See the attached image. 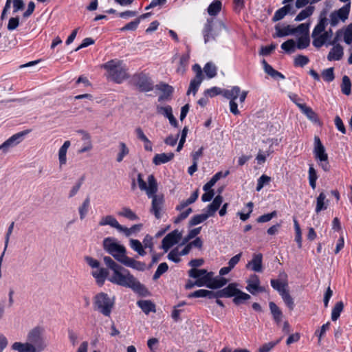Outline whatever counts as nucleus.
I'll list each match as a JSON object with an SVG mask.
<instances>
[{
  "mask_svg": "<svg viewBox=\"0 0 352 352\" xmlns=\"http://www.w3.org/2000/svg\"><path fill=\"white\" fill-rule=\"evenodd\" d=\"M327 19L325 17L320 19V21L316 25L312 32L311 36L313 38H315L316 36H318L319 34L324 32L325 27L327 25Z\"/></svg>",
  "mask_w": 352,
  "mask_h": 352,
  "instance_id": "obj_35",
  "label": "nucleus"
},
{
  "mask_svg": "<svg viewBox=\"0 0 352 352\" xmlns=\"http://www.w3.org/2000/svg\"><path fill=\"white\" fill-rule=\"evenodd\" d=\"M190 56L188 54H185L181 56L179 59V65L177 69V72L181 74H184L186 72V67L188 64Z\"/></svg>",
  "mask_w": 352,
  "mask_h": 352,
  "instance_id": "obj_38",
  "label": "nucleus"
},
{
  "mask_svg": "<svg viewBox=\"0 0 352 352\" xmlns=\"http://www.w3.org/2000/svg\"><path fill=\"white\" fill-rule=\"evenodd\" d=\"M279 276L283 280L282 281L276 279H272L270 283L272 287L276 290L279 294L280 295L285 291L287 289L288 284L287 282V274L285 272H282L280 274Z\"/></svg>",
  "mask_w": 352,
  "mask_h": 352,
  "instance_id": "obj_13",
  "label": "nucleus"
},
{
  "mask_svg": "<svg viewBox=\"0 0 352 352\" xmlns=\"http://www.w3.org/2000/svg\"><path fill=\"white\" fill-rule=\"evenodd\" d=\"M135 85L141 91H149L153 88V83L144 74H140L136 77Z\"/></svg>",
  "mask_w": 352,
  "mask_h": 352,
  "instance_id": "obj_12",
  "label": "nucleus"
},
{
  "mask_svg": "<svg viewBox=\"0 0 352 352\" xmlns=\"http://www.w3.org/2000/svg\"><path fill=\"white\" fill-rule=\"evenodd\" d=\"M343 56V48L342 47L338 44L333 47V48L329 52L327 56V59L329 61L332 60H339L342 58Z\"/></svg>",
  "mask_w": 352,
  "mask_h": 352,
  "instance_id": "obj_20",
  "label": "nucleus"
},
{
  "mask_svg": "<svg viewBox=\"0 0 352 352\" xmlns=\"http://www.w3.org/2000/svg\"><path fill=\"white\" fill-rule=\"evenodd\" d=\"M92 276L95 278L99 285H102L107 278L109 272L106 268L98 267L97 270L92 272Z\"/></svg>",
  "mask_w": 352,
  "mask_h": 352,
  "instance_id": "obj_21",
  "label": "nucleus"
},
{
  "mask_svg": "<svg viewBox=\"0 0 352 352\" xmlns=\"http://www.w3.org/2000/svg\"><path fill=\"white\" fill-rule=\"evenodd\" d=\"M222 3L219 0H214L208 8V13L210 16H216L221 10Z\"/></svg>",
  "mask_w": 352,
  "mask_h": 352,
  "instance_id": "obj_37",
  "label": "nucleus"
},
{
  "mask_svg": "<svg viewBox=\"0 0 352 352\" xmlns=\"http://www.w3.org/2000/svg\"><path fill=\"white\" fill-rule=\"evenodd\" d=\"M212 272H209V274L197 278V280L195 282V284H196V286L197 287L206 286L208 287V285H209L210 283L211 277L212 276Z\"/></svg>",
  "mask_w": 352,
  "mask_h": 352,
  "instance_id": "obj_46",
  "label": "nucleus"
},
{
  "mask_svg": "<svg viewBox=\"0 0 352 352\" xmlns=\"http://www.w3.org/2000/svg\"><path fill=\"white\" fill-rule=\"evenodd\" d=\"M124 260L122 261V264L127 266L135 269L139 271H143L145 269V264L144 263L137 261L135 259L126 256L124 258Z\"/></svg>",
  "mask_w": 352,
  "mask_h": 352,
  "instance_id": "obj_23",
  "label": "nucleus"
},
{
  "mask_svg": "<svg viewBox=\"0 0 352 352\" xmlns=\"http://www.w3.org/2000/svg\"><path fill=\"white\" fill-rule=\"evenodd\" d=\"M262 259L263 256L261 254H254L252 260L246 264V268L256 272H262Z\"/></svg>",
  "mask_w": 352,
  "mask_h": 352,
  "instance_id": "obj_14",
  "label": "nucleus"
},
{
  "mask_svg": "<svg viewBox=\"0 0 352 352\" xmlns=\"http://www.w3.org/2000/svg\"><path fill=\"white\" fill-rule=\"evenodd\" d=\"M241 92L240 87H233L231 89H222V94L226 98L233 101L238 98Z\"/></svg>",
  "mask_w": 352,
  "mask_h": 352,
  "instance_id": "obj_30",
  "label": "nucleus"
},
{
  "mask_svg": "<svg viewBox=\"0 0 352 352\" xmlns=\"http://www.w3.org/2000/svg\"><path fill=\"white\" fill-rule=\"evenodd\" d=\"M155 87L157 89L162 92V94L158 98L159 102L168 100L173 91V89L171 86L164 82L157 84Z\"/></svg>",
  "mask_w": 352,
  "mask_h": 352,
  "instance_id": "obj_15",
  "label": "nucleus"
},
{
  "mask_svg": "<svg viewBox=\"0 0 352 352\" xmlns=\"http://www.w3.org/2000/svg\"><path fill=\"white\" fill-rule=\"evenodd\" d=\"M109 280L116 285L130 288L140 295H145L147 289L130 272L120 266L109 277Z\"/></svg>",
  "mask_w": 352,
  "mask_h": 352,
  "instance_id": "obj_2",
  "label": "nucleus"
},
{
  "mask_svg": "<svg viewBox=\"0 0 352 352\" xmlns=\"http://www.w3.org/2000/svg\"><path fill=\"white\" fill-rule=\"evenodd\" d=\"M344 308V304L342 301L336 302L331 312V320L336 321L340 317V313Z\"/></svg>",
  "mask_w": 352,
  "mask_h": 352,
  "instance_id": "obj_43",
  "label": "nucleus"
},
{
  "mask_svg": "<svg viewBox=\"0 0 352 352\" xmlns=\"http://www.w3.org/2000/svg\"><path fill=\"white\" fill-rule=\"evenodd\" d=\"M148 184L142 179V175H138V183L141 190H144L148 198L152 199V204L151 212H152L157 219H160L162 217L161 212L162 211L164 199V196L161 195H156L157 191V184L155 178L153 175H149L147 179Z\"/></svg>",
  "mask_w": 352,
  "mask_h": 352,
  "instance_id": "obj_1",
  "label": "nucleus"
},
{
  "mask_svg": "<svg viewBox=\"0 0 352 352\" xmlns=\"http://www.w3.org/2000/svg\"><path fill=\"white\" fill-rule=\"evenodd\" d=\"M137 304L146 314H148L150 312H155L156 311L155 304L150 300H139Z\"/></svg>",
  "mask_w": 352,
  "mask_h": 352,
  "instance_id": "obj_29",
  "label": "nucleus"
},
{
  "mask_svg": "<svg viewBox=\"0 0 352 352\" xmlns=\"http://www.w3.org/2000/svg\"><path fill=\"white\" fill-rule=\"evenodd\" d=\"M118 215L126 217L130 220H137L138 217L130 208L124 207L118 212Z\"/></svg>",
  "mask_w": 352,
  "mask_h": 352,
  "instance_id": "obj_47",
  "label": "nucleus"
},
{
  "mask_svg": "<svg viewBox=\"0 0 352 352\" xmlns=\"http://www.w3.org/2000/svg\"><path fill=\"white\" fill-rule=\"evenodd\" d=\"M100 67L106 70L107 78L116 83L120 84L129 78L128 68L123 60L112 59Z\"/></svg>",
  "mask_w": 352,
  "mask_h": 352,
  "instance_id": "obj_3",
  "label": "nucleus"
},
{
  "mask_svg": "<svg viewBox=\"0 0 352 352\" xmlns=\"http://www.w3.org/2000/svg\"><path fill=\"white\" fill-rule=\"evenodd\" d=\"M351 82L350 80V78L347 76H344L342 77V82L341 84V90L342 92L349 96L351 94Z\"/></svg>",
  "mask_w": 352,
  "mask_h": 352,
  "instance_id": "obj_42",
  "label": "nucleus"
},
{
  "mask_svg": "<svg viewBox=\"0 0 352 352\" xmlns=\"http://www.w3.org/2000/svg\"><path fill=\"white\" fill-rule=\"evenodd\" d=\"M349 4L345 5L341 8H340L338 10L335 11L336 14H337L342 21H345L349 16Z\"/></svg>",
  "mask_w": 352,
  "mask_h": 352,
  "instance_id": "obj_52",
  "label": "nucleus"
},
{
  "mask_svg": "<svg viewBox=\"0 0 352 352\" xmlns=\"http://www.w3.org/2000/svg\"><path fill=\"white\" fill-rule=\"evenodd\" d=\"M276 36L283 37L288 35L294 34V28L287 25L283 28H280L278 25L275 26Z\"/></svg>",
  "mask_w": 352,
  "mask_h": 352,
  "instance_id": "obj_31",
  "label": "nucleus"
},
{
  "mask_svg": "<svg viewBox=\"0 0 352 352\" xmlns=\"http://www.w3.org/2000/svg\"><path fill=\"white\" fill-rule=\"evenodd\" d=\"M282 340V338L278 339L275 342H270L263 345L260 348L259 352H269L272 348H274L277 344H278Z\"/></svg>",
  "mask_w": 352,
  "mask_h": 352,
  "instance_id": "obj_64",
  "label": "nucleus"
},
{
  "mask_svg": "<svg viewBox=\"0 0 352 352\" xmlns=\"http://www.w3.org/2000/svg\"><path fill=\"white\" fill-rule=\"evenodd\" d=\"M326 195L324 192H320L316 199V212L318 213L321 210L327 209V206L324 204Z\"/></svg>",
  "mask_w": 352,
  "mask_h": 352,
  "instance_id": "obj_41",
  "label": "nucleus"
},
{
  "mask_svg": "<svg viewBox=\"0 0 352 352\" xmlns=\"http://www.w3.org/2000/svg\"><path fill=\"white\" fill-rule=\"evenodd\" d=\"M309 61V59L307 56L304 55H298L294 58V65L298 67H304L306 65Z\"/></svg>",
  "mask_w": 352,
  "mask_h": 352,
  "instance_id": "obj_57",
  "label": "nucleus"
},
{
  "mask_svg": "<svg viewBox=\"0 0 352 352\" xmlns=\"http://www.w3.org/2000/svg\"><path fill=\"white\" fill-rule=\"evenodd\" d=\"M173 157V153L156 154L153 159V162L155 165H160L170 161Z\"/></svg>",
  "mask_w": 352,
  "mask_h": 352,
  "instance_id": "obj_25",
  "label": "nucleus"
},
{
  "mask_svg": "<svg viewBox=\"0 0 352 352\" xmlns=\"http://www.w3.org/2000/svg\"><path fill=\"white\" fill-rule=\"evenodd\" d=\"M222 202V197L220 195H217L213 199L212 202L210 205H208L207 212L209 214L210 217L212 216L214 214V212L219 209Z\"/></svg>",
  "mask_w": 352,
  "mask_h": 352,
  "instance_id": "obj_32",
  "label": "nucleus"
},
{
  "mask_svg": "<svg viewBox=\"0 0 352 352\" xmlns=\"http://www.w3.org/2000/svg\"><path fill=\"white\" fill-rule=\"evenodd\" d=\"M89 206V199L87 198L78 208L80 219L82 220L85 217V216L88 212Z\"/></svg>",
  "mask_w": 352,
  "mask_h": 352,
  "instance_id": "obj_56",
  "label": "nucleus"
},
{
  "mask_svg": "<svg viewBox=\"0 0 352 352\" xmlns=\"http://www.w3.org/2000/svg\"><path fill=\"white\" fill-rule=\"evenodd\" d=\"M235 296L234 302L239 305L242 302V292L236 288L234 283L230 284L227 287L216 292V298Z\"/></svg>",
  "mask_w": 352,
  "mask_h": 352,
  "instance_id": "obj_8",
  "label": "nucleus"
},
{
  "mask_svg": "<svg viewBox=\"0 0 352 352\" xmlns=\"http://www.w3.org/2000/svg\"><path fill=\"white\" fill-rule=\"evenodd\" d=\"M217 67L212 63H208L204 67V71L208 78H212L217 75Z\"/></svg>",
  "mask_w": 352,
  "mask_h": 352,
  "instance_id": "obj_40",
  "label": "nucleus"
},
{
  "mask_svg": "<svg viewBox=\"0 0 352 352\" xmlns=\"http://www.w3.org/2000/svg\"><path fill=\"white\" fill-rule=\"evenodd\" d=\"M314 155L322 169L325 172L329 171L330 164L328 160V155L325 151L324 146L318 136H315L314 138Z\"/></svg>",
  "mask_w": 352,
  "mask_h": 352,
  "instance_id": "obj_7",
  "label": "nucleus"
},
{
  "mask_svg": "<svg viewBox=\"0 0 352 352\" xmlns=\"http://www.w3.org/2000/svg\"><path fill=\"white\" fill-rule=\"evenodd\" d=\"M115 304V298L110 297L107 294L100 292L94 298V307L104 316L109 317Z\"/></svg>",
  "mask_w": 352,
  "mask_h": 352,
  "instance_id": "obj_5",
  "label": "nucleus"
},
{
  "mask_svg": "<svg viewBox=\"0 0 352 352\" xmlns=\"http://www.w3.org/2000/svg\"><path fill=\"white\" fill-rule=\"evenodd\" d=\"M168 266L166 263H160L153 275V280L158 279L164 273H165L168 270Z\"/></svg>",
  "mask_w": 352,
  "mask_h": 352,
  "instance_id": "obj_53",
  "label": "nucleus"
},
{
  "mask_svg": "<svg viewBox=\"0 0 352 352\" xmlns=\"http://www.w3.org/2000/svg\"><path fill=\"white\" fill-rule=\"evenodd\" d=\"M222 89L217 87H213L210 89H208L205 91L204 94L206 96L212 98L217 95H221Z\"/></svg>",
  "mask_w": 352,
  "mask_h": 352,
  "instance_id": "obj_62",
  "label": "nucleus"
},
{
  "mask_svg": "<svg viewBox=\"0 0 352 352\" xmlns=\"http://www.w3.org/2000/svg\"><path fill=\"white\" fill-rule=\"evenodd\" d=\"M28 133V131H23L13 135L0 145V150H2L3 153H7L10 148L19 144L22 141L23 136Z\"/></svg>",
  "mask_w": 352,
  "mask_h": 352,
  "instance_id": "obj_10",
  "label": "nucleus"
},
{
  "mask_svg": "<svg viewBox=\"0 0 352 352\" xmlns=\"http://www.w3.org/2000/svg\"><path fill=\"white\" fill-rule=\"evenodd\" d=\"M120 151L117 157V162H120L123 160V158L129 154V148H127L126 145L124 142L120 143Z\"/></svg>",
  "mask_w": 352,
  "mask_h": 352,
  "instance_id": "obj_60",
  "label": "nucleus"
},
{
  "mask_svg": "<svg viewBox=\"0 0 352 352\" xmlns=\"http://www.w3.org/2000/svg\"><path fill=\"white\" fill-rule=\"evenodd\" d=\"M192 70L195 73V77L190 82L187 94H190V92H192L193 94L195 95L204 77L199 65L195 64L192 66Z\"/></svg>",
  "mask_w": 352,
  "mask_h": 352,
  "instance_id": "obj_9",
  "label": "nucleus"
},
{
  "mask_svg": "<svg viewBox=\"0 0 352 352\" xmlns=\"http://www.w3.org/2000/svg\"><path fill=\"white\" fill-rule=\"evenodd\" d=\"M71 145L69 140L65 141L58 150V162L59 166L61 168L67 164V153Z\"/></svg>",
  "mask_w": 352,
  "mask_h": 352,
  "instance_id": "obj_17",
  "label": "nucleus"
},
{
  "mask_svg": "<svg viewBox=\"0 0 352 352\" xmlns=\"http://www.w3.org/2000/svg\"><path fill=\"white\" fill-rule=\"evenodd\" d=\"M45 329L43 326H36L31 329L27 334V342L35 349L34 352H42L47 346L45 337Z\"/></svg>",
  "mask_w": 352,
  "mask_h": 352,
  "instance_id": "obj_4",
  "label": "nucleus"
},
{
  "mask_svg": "<svg viewBox=\"0 0 352 352\" xmlns=\"http://www.w3.org/2000/svg\"><path fill=\"white\" fill-rule=\"evenodd\" d=\"M104 262L105 265L111 269L113 272H114L116 270L119 269V267L121 266L116 263L111 257L109 256H104L103 258Z\"/></svg>",
  "mask_w": 352,
  "mask_h": 352,
  "instance_id": "obj_59",
  "label": "nucleus"
},
{
  "mask_svg": "<svg viewBox=\"0 0 352 352\" xmlns=\"http://www.w3.org/2000/svg\"><path fill=\"white\" fill-rule=\"evenodd\" d=\"M181 237L182 234L177 230L170 232L162 239V248L167 252L170 247L178 243Z\"/></svg>",
  "mask_w": 352,
  "mask_h": 352,
  "instance_id": "obj_11",
  "label": "nucleus"
},
{
  "mask_svg": "<svg viewBox=\"0 0 352 352\" xmlns=\"http://www.w3.org/2000/svg\"><path fill=\"white\" fill-rule=\"evenodd\" d=\"M228 283V280L223 277L217 276L214 278L211 277L210 283L208 285L210 289H219L226 285Z\"/></svg>",
  "mask_w": 352,
  "mask_h": 352,
  "instance_id": "obj_33",
  "label": "nucleus"
},
{
  "mask_svg": "<svg viewBox=\"0 0 352 352\" xmlns=\"http://www.w3.org/2000/svg\"><path fill=\"white\" fill-rule=\"evenodd\" d=\"M83 139L88 140V142L86 143V144L82 147L78 151V153L81 154L84 153L85 152L89 151L92 149L93 146L91 144V142L90 141V136L88 133H84Z\"/></svg>",
  "mask_w": 352,
  "mask_h": 352,
  "instance_id": "obj_54",
  "label": "nucleus"
},
{
  "mask_svg": "<svg viewBox=\"0 0 352 352\" xmlns=\"http://www.w3.org/2000/svg\"><path fill=\"white\" fill-rule=\"evenodd\" d=\"M130 246L134 251L137 252L139 255L144 256L146 254V252L143 248V245L140 241L137 239H131Z\"/></svg>",
  "mask_w": 352,
  "mask_h": 352,
  "instance_id": "obj_39",
  "label": "nucleus"
},
{
  "mask_svg": "<svg viewBox=\"0 0 352 352\" xmlns=\"http://www.w3.org/2000/svg\"><path fill=\"white\" fill-rule=\"evenodd\" d=\"M208 274H209V272L205 269L198 270L192 268L188 271V276L194 278H199Z\"/></svg>",
  "mask_w": 352,
  "mask_h": 352,
  "instance_id": "obj_48",
  "label": "nucleus"
},
{
  "mask_svg": "<svg viewBox=\"0 0 352 352\" xmlns=\"http://www.w3.org/2000/svg\"><path fill=\"white\" fill-rule=\"evenodd\" d=\"M277 215L276 211H273L270 213L265 214L263 215L260 216L256 221L258 223H265L270 221L272 218L275 217Z\"/></svg>",
  "mask_w": 352,
  "mask_h": 352,
  "instance_id": "obj_61",
  "label": "nucleus"
},
{
  "mask_svg": "<svg viewBox=\"0 0 352 352\" xmlns=\"http://www.w3.org/2000/svg\"><path fill=\"white\" fill-rule=\"evenodd\" d=\"M332 36V30H329V31H326L324 33H321L313 41V45L317 47L320 48L324 44L327 43V41Z\"/></svg>",
  "mask_w": 352,
  "mask_h": 352,
  "instance_id": "obj_19",
  "label": "nucleus"
},
{
  "mask_svg": "<svg viewBox=\"0 0 352 352\" xmlns=\"http://www.w3.org/2000/svg\"><path fill=\"white\" fill-rule=\"evenodd\" d=\"M281 48L287 53L292 54L296 50V42L293 39H289L281 45Z\"/></svg>",
  "mask_w": 352,
  "mask_h": 352,
  "instance_id": "obj_44",
  "label": "nucleus"
},
{
  "mask_svg": "<svg viewBox=\"0 0 352 352\" xmlns=\"http://www.w3.org/2000/svg\"><path fill=\"white\" fill-rule=\"evenodd\" d=\"M248 285L246 289L252 295L256 294V289L260 285V280L258 276L256 274H252L249 279L247 280Z\"/></svg>",
  "mask_w": 352,
  "mask_h": 352,
  "instance_id": "obj_18",
  "label": "nucleus"
},
{
  "mask_svg": "<svg viewBox=\"0 0 352 352\" xmlns=\"http://www.w3.org/2000/svg\"><path fill=\"white\" fill-rule=\"evenodd\" d=\"M203 35H204L205 43H207L208 42L214 39L215 34L212 29V25L211 22L208 21L206 24H205L204 30H203Z\"/></svg>",
  "mask_w": 352,
  "mask_h": 352,
  "instance_id": "obj_27",
  "label": "nucleus"
},
{
  "mask_svg": "<svg viewBox=\"0 0 352 352\" xmlns=\"http://www.w3.org/2000/svg\"><path fill=\"white\" fill-rule=\"evenodd\" d=\"M292 6L290 4H287L283 7L280 8L278 10L276 11L274 15L273 16L272 20L273 22L278 21L283 19L287 14L290 13L291 14H294L296 11L292 10Z\"/></svg>",
  "mask_w": 352,
  "mask_h": 352,
  "instance_id": "obj_16",
  "label": "nucleus"
},
{
  "mask_svg": "<svg viewBox=\"0 0 352 352\" xmlns=\"http://www.w3.org/2000/svg\"><path fill=\"white\" fill-rule=\"evenodd\" d=\"M322 76L327 82H331L334 80L335 76L333 73V68H328L322 71Z\"/></svg>",
  "mask_w": 352,
  "mask_h": 352,
  "instance_id": "obj_58",
  "label": "nucleus"
},
{
  "mask_svg": "<svg viewBox=\"0 0 352 352\" xmlns=\"http://www.w3.org/2000/svg\"><path fill=\"white\" fill-rule=\"evenodd\" d=\"M294 229L296 231V241L298 243V247L301 248V246H302L301 230H300L299 223L296 218H294Z\"/></svg>",
  "mask_w": 352,
  "mask_h": 352,
  "instance_id": "obj_55",
  "label": "nucleus"
},
{
  "mask_svg": "<svg viewBox=\"0 0 352 352\" xmlns=\"http://www.w3.org/2000/svg\"><path fill=\"white\" fill-rule=\"evenodd\" d=\"M314 11V7L309 6L305 9L301 10L300 13L296 16V21H301L310 16Z\"/></svg>",
  "mask_w": 352,
  "mask_h": 352,
  "instance_id": "obj_36",
  "label": "nucleus"
},
{
  "mask_svg": "<svg viewBox=\"0 0 352 352\" xmlns=\"http://www.w3.org/2000/svg\"><path fill=\"white\" fill-rule=\"evenodd\" d=\"M298 108L300 109L302 113H304L309 120L316 122L318 120L317 114L313 111V109L307 107L305 104H298Z\"/></svg>",
  "mask_w": 352,
  "mask_h": 352,
  "instance_id": "obj_28",
  "label": "nucleus"
},
{
  "mask_svg": "<svg viewBox=\"0 0 352 352\" xmlns=\"http://www.w3.org/2000/svg\"><path fill=\"white\" fill-rule=\"evenodd\" d=\"M209 217V214L207 212L206 214H200L197 215H195L190 221L189 223L190 226H195L199 224L204 221H206Z\"/></svg>",
  "mask_w": 352,
  "mask_h": 352,
  "instance_id": "obj_50",
  "label": "nucleus"
},
{
  "mask_svg": "<svg viewBox=\"0 0 352 352\" xmlns=\"http://www.w3.org/2000/svg\"><path fill=\"white\" fill-rule=\"evenodd\" d=\"M156 109L157 113L162 114L166 118L173 113L172 107L169 105L165 107L157 106Z\"/></svg>",
  "mask_w": 352,
  "mask_h": 352,
  "instance_id": "obj_63",
  "label": "nucleus"
},
{
  "mask_svg": "<svg viewBox=\"0 0 352 352\" xmlns=\"http://www.w3.org/2000/svg\"><path fill=\"white\" fill-rule=\"evenodd\" d=\"M310 44V39L309 35H302L299 37L296 44V48L303 50L307 48Z\"/></svg>",
  "mask_w": 352,
  "mask_h": 352,
  "instance_id": "obj_45",
  "label": "nucleus"
},
{
  "mask_svg": "<svg viewBox=\"0 0 352 352\" xmlns=\"http://www.w3.org/2000/svg\"><path fill=\"white\" fill-rule=\"evenodd\" d=\"M11 349L17 352H34V349L28 342L22 343L20 342H14Z\"/></svg>",
  "mask_w": 352,
  "mask_h": 352,
  "instance_id": "obj_24",
  "label": "nucleus"
},
{
  "mask_svg": "<svg viewBox=\"0 0 352 352\" xmlns=\"http://www.w3.org/2000/svg\"><path fill=\"white\" fill-rule=\"evenodd\" d=\"M284 302L289 307V309L292 310L294 307V300L290 296L288 289L285 291L283 293L280 294Z\"/></svg>",
  "mask_w": 352,
  "mask_h": 352,
  "instance_id": "obj_51",
  "label": "nucleus"
},
{
  "mask_svg": "<svg viewBox=\"0 0 352 352\" xmlns=\"http://www.w3.org/2000/svg\"><path fill=\"white\" fill-rule=\"evenodd\" d=\"M308 178L310 186L313 190H315L316 188V181L318 179V175L316 169L314 168L312 164L309 165V167Z\"/></svg>",
  "mask_w": 352,
  "mask_h": 352,
  "instance_id": "obj_34",
  "label": "nucleus"
},
{
  "mask_svg": "<svg viewBox=\"0 0 352 352\" xmlns=\"http://www.w3.org/2000/svg\"><path fill=\"white\" fill-rule=\"evenodd\" d=\"M269 307L273 319L277 324H279L283 316L281 310L274 302H270L269 303Z\"/></svg>",
  "mask_w": 352,
  "mask_h": 352,
  "instance_id": "obj_26",
  "label": "nucleus"
},
{
  "mask_svg": "<svg viewBox=\"0 0 352 352\" xmlns=\"http://www.w3.org/2000/svg\"><path fill=\"white\" fill-rule=\"evenodd\" d=\"M272 179L270 177L266 175H262L257 180V185L256 190L260 191L264 186L268 185L271 182Z\"/></svg>",
  "mask_w": 352,
  "mask_h": 352,
  "instance_id": "obj_49",
  "label": "nucleus"
},
{
  "mask_svg": "<svg viewBox=\"0 0 352 352\" xmlns=\"http://www.w3.org/2000/svg\"><path fill=\"white\" fill-rule=\"evenodd\" d=\"M104 250L110 254L115 259L121 263L127 256L126 248L122 245L117 243L116 239L112 237H107L103 241Z\"/></svg>",
  "mask_w": 352,
  "mask_h": 352,
  "instance_id": "obj_6",
  "label": "nucleus"
},
{
  "mask_svg": "<svg viewBox=\"0 0 352 352\" xmlns=\"http://www.w3.org/2000/svg\"><path fill=\"white\" fill-rule=\"evenodd\" d=\"M98 224L100 226L109 225L117 230L121 228V225L118 223L117 219L112 215H107L105 217H102Z\"/></svg>",
  "mask_w": 352,
  "mask_h": 352,
  "instance_id": "obj_22",
  "label": "nucleus"
}]
</instances>
